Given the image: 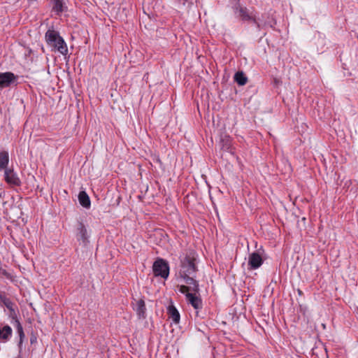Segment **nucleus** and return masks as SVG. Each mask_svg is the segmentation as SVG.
I'll list each match as a JSON object with an SVG mask.
<instances>
[{"mask_svg": "<svg viewBox=\"0 0 358 358\" xmlns=\"http://www.w3.org/2000/svg\"><path fill=\"white\" fill-rule=\"evenodd\" d=\"M167 314L169 318L171 319L174 323L178 324L180 322V314L176 308L171 304L167 308Z\"/></svg>", "mask_w": 358, "mask_h": 358, "instance_id": "10", "label": "nucleus"}, {"mask_svg": "<svg viewBox=\"0 0 358 358\" xmlns=\"http://www.w3.org/2000/svg\"><path fill=\"white\" fill-rule=\"evenodd\" d=\"M229 138H227V143L224 145V148L226 149V150H229Z\"/></svg>", "mask_w": 358, "mask_h": 358, "instance_id": "20", "label": "nucleus"}, {"mask_svg": "<svg viewBox=\"0 0 358 358\" xmlns=\"http://www.w3.org/2000/svg\"><path fill=\"white\" fill-rule=\"evenodd\" d=\"M179 291L182 294H185V295L187 294V293H190L189 292H191L189 287H188L186 285H180Z\"/></svg>", "mask_w": 358, "mask_h": 358, "instance_id": "19", "label": "nucleus"}, {"mask_svg": "<svg viewBox=\"0 0 358 358\" xmlns=\"http://www.w3.org/2000/svg\"><path fill=\"white\" fill-rule=\"evenodd\" d=\"M9 162V155L8 153L6 151H3L0 152V169H3L4 171L6 169H8V164Z\"/></svg>", "mask_w": 358, "mask_h": 358, "instance_id": "14", "label": "nucleus"}, {"mask_svg": "<svg viewBox=\"0 0 358 358\" xmlns=\"http://www.w3.org/2000/svg\"><path fill=\"white\" fill-rule=\"evenodd\" d=\"M12 334V329L6 325L4 326L2 329L0 328V340H2L3 342L7 341Z\"/></svg>", "mask_w": 358, "mask_h": 358, "instance_id": "13", "label": "nucleus"}, {"mask_svg": "<svg viewBox=\"0 0 358 358\" xmlns=\"http://www.w3.org/2000/svg\"><path fill=\"white\" fill-rule=\"evenodd\" d=\"M196 293H187L186 298L187 301L195 308L200 309L202 308L201 299L196 295Z\"/></svg>", "mask_w": 358, "mask_h": 358, "instance_id": "9", "label": "nucleus"}, {"mask_svg": "<svg viewBox=\"0 0 358 358\" xmlns=\"http://www.w3.org/2000/svg\"><path fill=\"white\" fill-rule=\"evenodd\" d=\"M16 80V76L11 72L0 73V87H7Z\"/></svg>", "mask_w": 358, "mask_h": 358, "instance_id": "7", "label": "nucleus"}, {"mask_svg": "<svg viewBox=\"0 0 358 358\" xmlns=\"http://www.w3.org/2000/svg\"><path fill=\"white\" fill-rule=\"evenodd\" d=\"M152 271L155 276L166 279L169 274V266L165 260L157 259L153 264Z\"/></svg>", "mask_w": 358, "mask_h": 358, "instance_id": "3", "label": "nucleus"}, {"mask_svg": "<svg viewBox=\"0 0 358 358\" xmlns=\"http://www.w3.org/2000/svg\"><path fill=\"white\" fill-rule=\"evenodd\" d=\"M234 80L239 85H244L248 81V78L245 74L240 71L236 73L234 76Z\"/></svg>", "mask_w": 358, "mask_h": 358, "instance_id": "17", "label": "nucleus"}, {"mask_svg": "<svg viewBox=\"0 0 358 358\" xmlns=\"http://www.w3.org/2000/svg\"><path fill=\"white\" fill-rule=\"evenodd\" d=\"M4 180L10 186H20L21 180L13 169H6Z\"/></svg>", "mask_w": 358, "mask_h": 358, "instance_id": "5", "label": "nucleus"}, {"mask_svg": "<svg viewBox=\"0 0 358 358\" xmlns=\"http://www.w3.org/2000/svg\"><path fill=\"white\" fill-rule=\"evenodd\" d=\"M52 10L57 15L64 10V5L62 0H52Z\"/></svg>", "mask_w": 358, "mask_h": 358, "instance_id": "16", "label": "nucleus"}, {"mask_svg": "<svg viewBox=\"0 0 358 358\" xmlns=\"http://www.w3.org/2000/svg\"><path fill=\"white\" fill-rule=\"evenodd\" d=\"M78 200L80 205L84 208H88L90 207V199L85 192L82 191L79 193Z\"/></svg>", "mask_w": 358, "mask_h": 358, "instance_id": "12", "label": "nucleus"}, {"mask_svg": "<svg viewBox=\"0 0 358 358\" xmlns=\"http://www.w3.org/2000/svg\"><path fill=\"white\" fill-rule=\"evenodd\" d=\"M136 310L140 317H145L146 308L145 301L143 299L137 301Z\"/></svg>", "mask_w": 358, "mask_h": 358, "instance_id": "15", "label": "nucleus"}, {"mask_svg": "<svg viewBox=\"0 0 358 358\" xmlns=\"http://www.w3.org/2000/svg\"><path fill=\"white\" fill-rule=\"evenodd\" d=\"M17 331L20 336V344H21L24 337V334L23 331V328L19 322H17Z\"/></svg>", "mask_w": 358, "mask_h": 358, "instance_id": "18", "label": "nucleus"}, {"mask_svg": "<svg viewBox=\"0 0 358 358\" xmlns=\"http://www.w3.org/2000/svg\"><path fill=\"white\" fill-rule=\"evenodd\" d=\"M185 282L187 285V287H189L191 292L198 293L199 291V284L198 282L194 279L193 276H182V277Z\"/></svg>", "mask_w": 358, "mask_h": 358, "instance_id": "11", "label": "nucleus"}, {"mask_svg": "<svg viewBox=\"0 0 358 358\" xmlns=\"http://www.w3.org/2000/svg\"><path fill=\"white\" fill-rule=\"evenodd\" d=\"M236 13H238V17H241V20L248 21L250 20L257 25V28L260 29L262 25L258 22L253 12H250L245 7L238 6L236 8Z\"/></svg>", "mask_w": 358, "mask_h": 358, "instance_id": "4", "label": "nucleus"}, {"mask_svg": "<svg viewBox=\"0 0 358 358\" xmlns=\"http://www.w3.org/2000/svg\"><path fill=\"white\" fill-rule=\"evenodd\" d=\"M45 38L49 45L53 47L63 55H66L68 53L67 45L57 31L53 29L48 30Z\"/></svg>", "mask_w": 358, "mask_h": 358, "instance_id": "1", "label": "nucleus"}, {"mask_svg": "<svg viewBox=\"0 0 358 358\" xmlns=\"http://www.w3.org/2000/svg\"><path fill=\"white\" fill-rule=\"evenodd\" d=\"M76 237L78 240L82 241L84 243L88 242V236L87 231L85 225L81 222H78L76 227Z\"/></svg>", "mask_w": 358, "mask_h": 358, "instance_id": "8", "label": "nucleus"}, {"mask_svg": "<svg viewBox=\"0 0 358 358\" xmlns=\"http://www.w3.org/2000/svg\"><path fill=\"white\" fill-rule=\"evenodd\" d=\"M194 257L187 256L181 262L180 277L193 275L196 271Z\"/></svg>", "mask_w": 358, "mask_h": 358, "instance_id": "2", "label": "nucleus"}, {"mask_svg": "<svg viewBox=\"0 0 358 358\" xmlns=\"http://www.w3.org/2000/svg\"><path fill=\"white\" fill-rule=\"evenodd\" d=\"M263 264L262 256L257 252H252L248 256V269L255 270L259 268Z\"/></svg>", "mask_w": 358, "mask_h": 358, "instance_id": "6", "label": "nucleus"}]
</instances>
